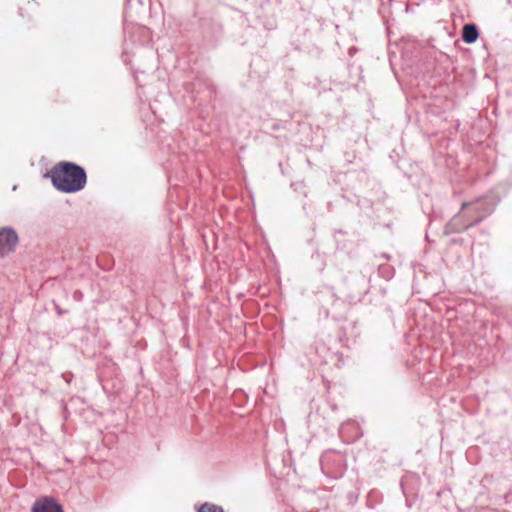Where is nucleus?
<instances>
[{
  "mask_svg": "<svg viewBox=\"0 0 512 512\" xmlns=\"http://www.w3.org/2000/svg\"><path fill=\"white\" fill-rule=\"evenodd\" d=\"M54 187L64 193H75L82 190L87 182L85 170L72 162L57 163L47 174Z\"/></svg>",
  "mask_w": 512,
  "mask_h": 512,
  "instance_id": "nucleus-1",
  "label": "nucleus"
},
{
  "mask_svg": "<svg viewBox=\"0 0 512 512\" xmlns=\"http://www.w3.org/2000/svg\"><path fill=\"white\" fill-rule=\"evenodd\" d=\"M18 244V235L12 229L4 227L0 229V256L4 257L14 251Z\"/></svg>",
  "mask_w": 512,
  "mask_h": 512,
  "instance_id": "nucleus-2",
  "label": "nucleus"
},
{
  "mask_svg": "<svg viewBox=\"0 0 512 512\" xmlns=\"http://www.w3.org/2000/svg\"><path fill=\"white\" fill-rule=\"evenodd\" d=\"M32 512H63V510L52 498H43L34 503Z\"/></svg>",
  "mask_w": 512,
  "mask_h": 512,
  "instance_id": "nucleus-3",
  "label": "nucleus"
},
{
  "mask_svg": "<svg viewBox=\"0 0 512 512\" xmlns=\"http://www.w3.org/2000/svg\"><path fill=\"white\" fill-rule=\"evenodd\" d=\"M479 33L476 25L474 24H466L463 27L462 39L464 42L471 44L474 43L478 39Z\"/></svg>",
  "mask_w": 512,
  "mask_h": 512,
  "instance_id": "nucleus-4",
  "label": "nucleus"
},
{
  "mask_svg": "<svg viewBox=\"0 0 512 512\" xmlns=\"http://www.w3.org/2000/svg\"><path fill=\"white\" fill-rule=\"evenodd\" d=\"M198 512H224V510L217 505L205 503L199 508Z\"/></svg>",
  "mask_w": 512,
  "mask_h": 512,
  "instance_id": "nucleus-5",
  "label": "nucleus"
}]
</instances>
